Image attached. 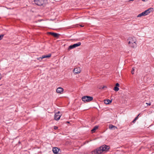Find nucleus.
I'll return each instance as SVG.
<instances>
[{
	"instance_id": "32",
	"label": "nucleus",
	"mask_w": 154,
	"mask_h": 154,
	"mask_svg": "<svg viewBox=\"0 0 154 154\" xmlns=\"http://www.w3.org/2000/svg\"><path fill=\"white\" fill-rule=\"evenodd\" d=\"M134 120L135 121L136 120V119H135Z\"/></svg>"
},
{
	"instance_id": "13",
	"label": "nucleus",
	"mask_w": 154,
	"mask_h": 154,
	"mask_svg": "<svg viewBox=\"0 0 154 154\" xmlns=\"http://www.w3.org/2000/svg\"><path fill=\"white\" fill-rule=\"evenodd\" d=\"M51 54H49L48 55H43L42 56V58H49L51 57Z\"/></svg>"
},
{
	"instance_id": "8",
	"label": "nucleus",
	"mask_w": 154,
	"mask_h": 154,
	"mask_svg": "<svg viewBox=\"0 0 154 154\" xmlns=\"http://www.w3.org/2000/svg\"><path fill=\"white\" fill-rule=\"evenodd\" d=\"M153 9L152 8H150L147 9V10H146L144 11V13L145 14V15H146L148 14L151 11H153Z\"/></svg>"
},
{
	"instance_id": "10",
	"label": "nucleus",
	"mask_w": 154,
	"mask_h": 154,
	"mask_svg": "<svg viewBox=\"0 0 154 154\" xmlns=\"http://www.w3.org/2000/svg\"><path fill=\"white\" fill-rule=\"evenodd\" d=\"M52 150L54 153L57 154L59 152V149L57 147H54L53 148Z\"/></svg>"
},
{
	"instance_id": "11",
	"label": "nucleus",
	"mask_w": 154,
	"mask_h": 154,
	"mask_svg": "<svg viewBox=\"0 0 154 154\" xmlns=\"http://www.w3.org/2000/svg\"><path fill=\"white\" fill-rule=\"evenodd\" d=\"M49 33L53 36L55 37H58L59 36V34L54 32H49Z\"/></svg>"
},
{
	"instance_id": "20",
	"label": "nucleus",
	"mask_w": 154,
	"mask_h": 154,
	"mask_svg": "<svg viewBox=\"0 0 154 154\" xmlns=\"http://www.w3.org/2000/svg\"><path fill=\"white\" fill-rule=\"evenodd\" d=\"M43 59V58H42V57L38 58L37 60H39L41 61Z\"/></svg>"
},
{
	"instance_id": "6",
	"label": "nucleus",
	"mask_w": 154,
	"mask_h": 154,
	"mask_svg": "<svg viewBox=\"0 0 154 154\" xmlns=\"http://www.w3.org/2000/svg\"><path fill=\"white\" fill-rule=\"evenodd\" d=\"M60 114V113L59 112L55 114L54 119L55 120H58L60 119L61 115V114Z\"/></svg>"
},
{
	"instance_id": "5",
	"label": "nucleus",
	"mask_w": 154,
	"mask_h": 154,
	"mask_svg": "<svg viewBox=\"0 0 154 154\" xmlns=\"http://www.w3.org/2000/svg\"><path fill=\"white\" fill-rule=\"evenodd\" d=\"M34 1L35 4L39 6L42 5L44 3V0H34Z\"/></svg>"
},
{
	"instance_id": "17",
	"label": "nucleus",
	"mask_w": 154,
	"mask_h": 154,
	"mask_svg": "<svg viewBox=\"0 0 154 154\" xmlns=\"http://www.w3.org/2000/svg\"><path fill=\"white\" fill-rule=\"evenodd\" d=\"M119 90V88L117 87L116 86L114 88V90L116 91H118Z\"/></svg>"
},
{
	"instance_id": "12",
	"label": "nucleus",
	"mask_w": 154,
	"mask_h": 154,
	"mask_svg": "<svg viewBox=\"0 0 154 154\" xmlns=\"http://www.w3.org/2000/svg\"><path fill=\"white\" fill-rule=\"evenodd\" d=\"M111 100L108 99L106 100H105L104 101V103L106 104H108L111 102Z\"/></svg>"
},
{
	"instance_id": "7",
	"label": "nucleus",
	"mask_w": 154,
	"mask_h": 154,
	"mask_svg": "<svg viewBox=\"0 0 154 154\" xmlns=\"http://www.w3.org/2000/svg\"><path fill=\"white\" fill-rule=\"evenodd\" d=\"M81 69L80 68H76L74 69L73 72L75 74L80 73L81 72Z\"/></svg>"
},
{
	"instance_id": "24",
	"label": "nucleus",
	"mask_w": 154,
	"mask_h": 154,
	"mask_svg": "<svg viewBox=\"0 0 154 154\" xmlns=\"http://www.w3.org/2000/svg\"><path fill=\"white\" fill-rule=\"evenodd\" d=\"M146 104H148V105H151V103H146Z\"/></svg>"
},
{
	"instance_id": "14",
	"label": "nucleus",
	"mask_w": 154,
	"mask_h": 154,
	"mask_svg": "<svg viewBox=\"0 0 154 154\" xmlns=\"http://www.w3.org/2000/svg\"><path fill=\"white\" fill-rule=\"evenodd\" d=\"M98 127L97 126H95L94 128L91 130V131L92 132V133H93L95 132V131L98 128Z\"/></svg>"
},
{
	"instance_id": "29",
	"label": "nucleus",
	"mask_w": 154,
	"mask_h": 154,
	"mask_svg": "<svg viewBox=\"0 0 154 154\" xmlns=\"http://www.w3.org/2000/svg\"><path fill=\"white\" fill-rule=\"evenodd\" d=\"M80 26H81V27H83L84 26H82V25H80Z\"/></svg>"
},
{
	"instance_id": "21",
	"label": "nucleus",
	"mask_w": 154,
	"mask_h": 154,
	"mask_svg": "<svg viewBox=\"0 0 154 154\" xmlns=\"http://www.w3.org/2000/svg\"><path fill=\"white\" fill-rule=\"evenodd\" d=\"M116 87H119V84L118 83H117L116 84Z\"/></svg>"
},
{
	"instance_id": "27",
	"label": "nucleus",
	"mask_w": 154,
	"mask_h": 154,
	"mask_svg": "<svg viewBox=\"0 0 154 154\" xmlns=\"http://www.w3.org/2000/svg\"><path fill=\"white\" fill-rule=\"evenodd\" d=\"M114 128H116V129H117V127H116L115 126V127H114Z\"/></svg>"
},
{
	"instance_id": "19",
	"label": "nucleus",
	"mask_w": 154,
	"mask_h": 154,
	"mask_svg": "<svg viewBox=\"0 0 154 154\" xmlns=\"http://www.w3.org/2000/svg\"><path fill=\"white\" fill-rule=\"evenodd\" d=\"M4 35H0V40H1L2 39L4 36Z\"/></svg>"
},
{
	"instance_id": "1",
	"label": "nucleus",
	"mask_w": 154,
	"mask_h": 154,
	"mask_svg": "<svg viewBox=\"0 0 154 154\" xmlns=\"http://www.w3.org/2000/svg\"><path fill=\"white\" fill-rule=\"evenodd\" d=\"M109 148V146L103 145L93 150L91 152V154H100L102 153H105L108 151Z\"/></svg>"
},
{
	"instance_id": "31",
	"label": "nucleus",
	"mask_w": 154,
	"mask_h": 154,
	"mask_svg": "<svg viewBox=\"0 0 154 154\" xmlns=\"http://www.w3.org/2000/svg\"><path fill=\"white\" fill-rule=\"evenodd\" d=\"M105 86H104L103 87V88H105Z\"/></svg>"
},
{
	"instance_id": "15",
	"label": "nucleus",
	"mask_w": 154,
	"mask_h": 154,
	"mask_svg": "<svg viewBox=\"0 0 154 154\" xmlns=\"http://www.w3.org/2000/svg\"><path fill=\"white\" fill-rule=\"evenodd\" d=\"M146 16L145 14V13H144V12H142V13L139 14L137 15V17H140L142 16Z\"/></svg>"
},
{
	"instance_id": "23",
	"label": "nucleus",
	"mask_w": 154,
	"mask_h": 154,
	"mask_svg": "<svg viewBox=\"0 0 154 154\" xmlns=\"http://www.w3.org/2000/svg\"><path fill=\"white\" fill-rule=\"evenodd\" d=\"M139 115H140V114H139L138 115V116L135 118V119H136L137 120L138 119V117L139 116Z\"/></svg>"
},
{
	"instance_id": "28",
	"label": "nucleus",
	"mask_w": 154,
	"mask_h": 154,
	"mask_svg": "<svg viewBox=\"0 0 154 154\" xmlns=\"http://www.w3.org/2000/svg\"><path fill=\"white\" fill-rule=\"evenodd\" d=\"M134 0H129V2H131V1H133Z\"/></svg>"
},
{
	"instance_id": "26",
	"label": "nucleus",
	"mask_w": 154,
	"mask_h": 154,
	"mask_svg": "<svg viewBox=\"0 0 154 154\" xmlns=\"http://www.w3.org/2000/svg\"><path fill=\"white\" fill-rule=\"evenodd\" d=\"M1 79V73H0V80Z\"/></svg>"
},
{
	"instance_id": "30",
	"label": "nucleus",
	"mask_w": 154,
	"mask_h": 154,
	"mask_svg": "<svg viewBox=\"0 0 154 154\" xmlns=\"http://www.w3.org/2000/svg\"><path fill=\"white\" fill-rule=\"evenodd\" d=\"M142 0L143 2H145L146 1V0Z\"/></svg>"
},
{
	"instance_id": "22",
	"label": "nucleus",
	"mask_w": 154,
	"mask_h": 154,
	"mask_svg": "<svg viewBox=\"0 0 154 154\" xmlns=\"http://www.w3.org/2000/svg\"><path fill=\"white\" fill-rule=\"evenodd\" d=\"M58 128V127L57 126H54V129L55 130H57Z\"/></svg>"
},
{
	"instance_id": "25",
	"label": "nucleus",
	"mask_w": 154,
	"mask_h": 154,
	"mask_svg": "<svg viewBox=\"0 0 154 154\" xmlns=\"http://www.w3.org/2000/svg\"><path fill=\"white\" fill-rule=\"evenodd\" d=\"M135 122V121L134 120L133 121H132V122L134 123Z\"/></svg>"
},
{
	"instance_id": "9",
	"label": "nucleus",
	"mask_w": 154,
	"mask_h": 154,
	"mask_svg": "<svg viewBox=\"0 0 154 154\" xmlns=\"http://www.w3.org/2000/svg\"><path fill=\"white\" fill-rule=\"evenodd\" d=\"M63 91V89L62 88L59 87L57 89L56 91L57 93L61 94Z\"/></svg>"
},
{
	"instance_id": "4",
	"label": "nucleus",
	"mask_w": 154,
	"mask_h": 154,
	"mask_svg": "<svg viewBox=\"0 0 154 154\" xmlns=\"http://www.w3.org/2000/svg\"><path fill=\"white\" fill-rule=\"evenodd\" d=\"M81 45L80 42H79L73 45H70L69 46L68 48V50H69L70 49L75 48L80 46Z\"/></svg>"
},
{
	"instance_id": "2",
	"label": "nucleus",
	"mask_w": 154,
	"mask_h": 154,
	"mask_svg": "<svg viewBox=\"0 0 154 154\" xmlns=\"http://www.w3.org/2000/svg\"><path fill=\"white\" fill-rule=\"evenodd\" d=\"M128 43L129 46L132 48H135L136 47L137 44L136 43V39L134 37H130L128 39Z\"/></svg>"
},
{
	"instance_id": "16",
	"label": "nucleus",
	"mask_w": 154,
	"mask_h": 154,
	"mask_svg": "<svg viewBox=\"0 0 154 154\" xmlns=\"http://www.w3.org/2000/svg\"><path fill=\"white\" fill-rule=\"evenodd\" d=\"M109 127L110 129H112V128H114V127H115V126L112 125H109Z\"/></svg>"
},
{
	"instance_id": "3",
	"label": "nucleus",
	"mask_w": 154,
	"mask_h": 154,
	"mask_svg": "<svg viewBox=\"0 0 154 154\" xmlns=\"http://www.w3.org/2000/svg\"><path fill=\"white\" fill-rule=\"evenodd\" d=\"M93 99V97L88 96H84L82 98V100L85 102H90Z\"/></svg>"
},
{
	"instance_id": "18",
	"label": "nucleus",
	"mask_w": 154,
	"mask_h": 154,
	"mask_svg": "<svg viewBox=\"0 0 154 154\" xmlns=\"http://www.w3.org/2000/svg\"><path fill=\"white\" fill-rule=\"evenodd\" d=\"M134 70H135V69H134V68H132V69L131 71V73L132 74H134Z\"/></svg>"
}]
</instances>
